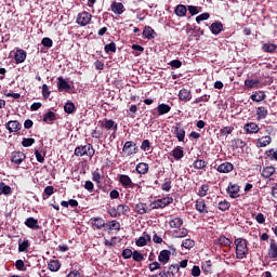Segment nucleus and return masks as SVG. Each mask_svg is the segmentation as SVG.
<instances>
[{
	"label": "nucleus",
	"instance_id": "obj_1",
	"mask_svg": "<svg viewBox=\"0 0 277 277\" xmlns=\"http://www.w3.org/2000/svg\"><path fill=\"white\" fill-rule=\"evenodd\" d=\"M236 247L235 254L237 260L246 259L249 254V241L246 238H236L234 240Z\"/></svg>",
	"mask_w": 277,
	"mask_h": 277
},
{
	"label": "nucleus",
	"instance_id": "obj_2",
	"mask_svg": "<svg viewBox=\"0 0 277 277\" xmlns=\"http://www.w3.org/2000/svg\"><path fill=\"white\" fill-rule=\"evenodd\" d=\"M75 156L83 157L87 156L92 158L95 155V149L92 144L88 143L84 146H77L74 151Z\"/></svg>",
	"mask_w": 277,
	"mask_h": 277
},
{
	"label": "nucleus",
	"instance_id": "obj_3",
	"mask_svg": "<svg viewBox=\"0 0 277 277\" xmlns=\"http://www.w3.org/2000/svg\"><path fill=\"white\" fill-rule=\"evenodd\" d=\"M174 202L173 197H164L161 199H157L154 202L149 203V211L159 210V209H166L169 205H172Z\"/></svg>",
	"mask_w": 277,
	"mask_h": 277
},
{
	"label": "nucleus",
	"instance_id": "obj_4",
	"mask_svg": "<svg viewBox=\"0 0 277 277\" xmlns=\"http://www.w3.org/2000/svg\"><path fill=\"white\" fill-rule=\"evenodd\" d=\"M271 144H273L272 130H266V135L259 137L255 142L258 148H265Z\"/></svg>",
	"mask_w": 277,
	"mask_h": 277
},
{
	"label": "nucleus",
	"instance_id": "obj_5",
	"mask_svg": "<svg viewBox=\"0 0 277 277\" xmlns=\"http://www.w3.org/2000/svg\"><path fill=\"white\" fill-rule=\"evenodd\" d=\"M122 153H123V155H126L128 157H130L132 155H137V153H138L137 144L133 141L126 142L122 147Z\"/></svg>",
	"mask_w": 277,
	"mask_h": 277
},
{
	"label": "nucleus",
	"instance_id": "obj_6",
	"mask_svg": "<svg viewBox=\"0 0 277 277\" xmlns=\"http://www.w3.org/2000/svg\"><path fill=\"white\" fill-rule=\"evenodd\" d=\"M92 21V14L89 12H82L77 14L76 23L81 27H85Z\"/></svg>",
	"mask_w": 277,
	"mask_h": 277
},
{
	"label": "nucleus",
	"instance_id": "obj_7",
	"mask_svg": "<svg viewBox=\"0 0 277 277\" xmlns=\"http://www.w3.org/2000/svg\"><path fill=\"white\" fill-rule=\"evenodd\" d=\"M172 131L179 142H185L186 130H185V128L182 127L181 122L175 123L172 127Z\"/></svg>",
	"mask_w": 277,
	"mask_h": 277
},
{
	"label": "nucleus",
	"instance_id": "obj_8",
	"mask_svg": "<svg viewBox=\"0 0 277 277\" xmlns=\"http://www.w3.org/2000/svg\"><path fill=\"white\" fill-rule=\"evenodd\" d=\"M89 223L92 225L94 230H101L107 227V224L102 216H93L91 220H89Z\"/></svg>",
	"mask_w": 277,
	"mask_h": 277
},
{
	"label": "nucleus",
	"instance_id": "obj_9",
	"mask_svg": "<svg viewBox=\"0 0 277 277\" xmlns=\"http://www.w3.org/2000/svg\"><path fill=\"white\" fill-rule=\"evenodd\" d=\"M118 182L126 189L136 187V184L132 182L131 177L127 174H119Z\"/></svg>",
	"mask_w": 277,
	"mask_h": 277
},
{
	"label": "nucleus",
	"instance_id": "obj_10",
	"mask_svg": "<svg viewBox=\"0 0 277 277\" xmlns=\"http://www.w3.org/2000/svg\"><path fill=\"white\" fill-rule=\"evenodd\" d=\"M26 158V154L21 150H14L11 154V162L14 163L15 166H21V163L25 161Z\"/></svg>",
	"mask_w": 277,
	"mask_h": 277
},
{
	"label": "nucleus",
	"instance_id": "obj_11",
	"mask_svg": "<svg viewBox=\"0 0 277 277\" xmlns=\"http://www.w3.org/2000/svg\"><path fill=\"white\" fill-rule=\"evenodd\" d=\"M240 186L236 183L229 182L228 187H227V194L229 195L230 198H239L240 197Z\"/></svg>",
	"mask_w": 277,
	"mask_h": 277
},
{
	"label": "nucleus",
	"instance_id": "obj_12",
	"mask_svg": "<svg viewBox=\"0 0 277 277\" xmlns=\"http://www.w3.org/2000/svg\"><path fill=\"white\" fill-rule=\"evenodd\" d=\"M101 127L106 131H118V124L113 119H104V121H102Z\"/></svg>",
	"mask_w": 277,
	"mask_h": 277
},
{
	"label": "nucleus",
	"instance_id": "obj_13",
	"mask_svg": "<svg viewBox=\"0 0 277 277\" xmlns=\"http://www.w3.org/2000/svg\"><path fill=\"white\" fill-rule=\"evenodd\" d=\"M27 60V52L23 49H18L14 53V62L15 64H23Z\"/></svg>",
	"mask_w": 277,
	"mask_h": 277
},
{
	"label": "nucleus",
	"instance_id": "obj_14",
	"mask_svg": "<svg viewBox=\"0 0 277 277\" xmlns=\"http://www.w3.org/2000/svg\"><path fill=\"white\" fill-rule=\"evenodd\" d=\"M235 169V166H233L230 162L225 161L223 163H221L216 171L221 174H228L230 173L233 170Z\"/></svg>",
	"mask_w": 277,
	"mask_h": 277
},
{
	"label": "nucleus",
	"instance_id": "obj_15",
	"mask_svg": "<svg viewBox=\"0 0 277 277\" xmlns=\"http://www.w3.org/2000/svg\"><path fill=\"white\" fill-rule=\"evenodd\" d=\"M243 130L247 134H256L261 131V128L255 122H249L243 126Z\"/></svg>",
	"mask_w": 277,
	"mask_h": 277
},
{
	"label": "nucleus",
	"instance_id": "obj_16",
	"mask_svg": "<svg viewBox=\"0 0 277 277\" xmlns=\"http://www.w3.org/2000/svg\"><path fill=\"white\" fill-rule=\"evenodd\" d=\"M171 254H172V252L168 249L161 250L159 255H158V261L160 262V264L167 265L170 261V255Z\"/></svg>",
	"mask_w": 277,
	"mask_h": 277
},
{
	"label": "nucleus",
	"instance_id": "obj_17",
	"mask_svg": "<svg viewBox=\"0 0 277 277\" xmlns=\"http://www.w3.org/2000/svg\"><path fill=\"white\" fill-rule=\"evenodd\" d=\"M25 226L27 228H30L32 230H38L40 229L39 221L32 216L27 217L24 222Z\"/></svg>",
	"mask_w": 277,
	"mask_h": 277
},
{
	"label": "nucleus",
	"instance_id": "obj_18",
	"mask_svg": "<svg viewBox=\"0 0 277 277\" xmlns=\"http://www.w3.org/2000/svg\"><path fill=\"white\" fill-rule=\"evenodd\" d=\"M196 211L200 214H209L205 199H197L195 203Z\"/></svg>",
	"mask_w": 277,
	"mask_h": 277
},
{
	"label": "nucleus",
	"instance_id": "obj_19",
	"mask_svg": "<svg viewBox=\"0 0 277 277\" xmlns=\"http://www.w3.org/2000/svg\"><path fill=\"white\" fill-rule=\"evenodd\" d=\"M5 127L10 133L18 132L22 129V124L17 120H11L6 122Z\"/></svg>",
	"mask_w": 277,
	"mask_h": 277
},
{
	"label": "nucleus",
	"instance_id": "obj_20",
	"mask_svg": "<svg viewBox=\"0 0 277 277\" xmlns=\"http://www.w3.org/2000/svg\"><path fill=\"white\" fill-rule=\"evenodd\" d=\"M110 9L115 15H121L126 11L124 4L121 2H111Z\"/></svg>",
	"mask_w": 277,
	"mask_h": 277
},
{
	"label": "nucleus",
	"instance_id": "obj_21",
	"mask_svg": "<svg viewBox=\"0 0 277 277\" xmlns=\"http://www.w3.org/2000/svg\"><path fill=\"white\" fill-rule=\"evenodd\" d=\"M201 271H203L205 275H211L213 273L212 260H206L201 262Z\"/></svg>",
	"mask_w": 277,
	"mask_h": 277
},
{
	"label": "nucleus",
	"instance_id": "obj_22",
	"mask_svg": "<svg viewBox=\"0 0 277 277\" xmlns=\"http://www.w3.org/2000/svg\"><path fill=\"white\" fill-rule=\"evenodd\" d=\"M57 80V89L60 92H68L70 90V84L63 77H58Z\"/></svg>",
	"mask_w": 277,
	"mask_h": 277
},
{
	"label": "nucleus",
	"instance_id": "obj_23",
	"mask_svg": "<svg viewBox=\"0 0 277 277\" xmlns=\"http://www.w3.org/2000/svg\"><path fill=\"white\" fill-rule=\"evenodd\" d=\"M135 170L137 174L145 175L149 172V164L146 162H140L136 164Z\"/></svg>",
	"mask_w": 277,
	"mask_h": 277
},
{
	"label": "nucleus",
	"instance_id": "obj_24",
	"mask_svg": "<svg viewBox=\"0 0 277 277\" xmlns=\"http://www.w3.org/2000/svg\"><path fill=\"white\" fill-rule=\"evenodd\" d=\"M251 100L255 103H261L266 100L265 91H255L251 95Z\"/></svg>",
	"mask_w": 277,
	"mask_h": 277
},
{
	"label": "nucleus",
	"instance_id": "obj_25",
	"mask_svg": "<svg viewBox=\"0 0 277 277\" xmlns=\"http://www.w3.org/2000/svg\"><path fill=\"white\" fill-rule=\"evenodd\" d=\"M150 241H151L150 235H148L147 233H144L141 238L136 239L135 245L137 247H144V246H146Z\"/></svg>",
	"mask_w": 277,
	"mask_h": 277
},
{
	"label": "nucleus",
	"instance_id": "obj_26",
	"mask_svg": "<svg viewBox=\"0 0 277 277\" xmlns=\"http://www.w3.org/2000/svg\"><path fill=\"white\" fill-rule=\"evenodd\" d=\"M143 36L147 40H154V39H156L157 34L155 32V30L150 26H145L144 31H143Z\"/></svg>",
	"mask_w": 277,
	"mask_h": 277
},
{
	"label": "nucleus",
	"instance_id": "obj_27",
	"mask_svg": "<svg viewBox=\"0 0 277 277\" xmlns=\"http://www.w3.org/2000/svg\"><path fill=\"white\" fill-rule=\"evenodd\" d=\"M255 115L258 120H265L268 116V110L265 106H260L256 108Z\"/></svg>",
	"mask_w": 277,
	"mask_h": 277
},
{
	"label": "nucleus",
	"instance_id": "obj_28",
	"mask_svg": "<svg viewBox=\"0 0 277 277\" xmlns=\"http://www.w3.org/2000/svg\"><path fill=\"white\" fill-rule=\"evenodd\" d=\"M210 31L217 36L220 32L224 31V25L220 22H216V23H212L210 25Z\"/></svg>",
	"mask_w": 277,
	"mask_h": 277
},
{
	"label": "nucleus",
	"instance_id": "obj_29",
	"mask_svg": "<svg viewBox=\"0 0 277 277\" xmlns=\"http://www.w3.org/2000/svg\"><path fill=\"white\" fill-rule=\"evenodd\" d=\"M268 256L271 259H277V242L275 239H271V245L268 249Z\"/></svg>",
	"mask_w": 277,
	"mask_h": 277
},
{
	"label": "nucleus",
	"instance_id": "obj_30",
	"mask_svg": "<svg viewBox=\"0 0 277 277\" xmlns=\"http://www.w3.org/2000/svg\"><path fill=\"white\" fill-rule=\"evenodd\" d=\"M171 110H172V107L169 106V104H166V103H161L157 106V111H158L159 116H164Z\"/></svg>",
	"mask_w": 277,
	"mask_h": 277
},
{
	"label": "nucleus",
	"instance_id": "obj_31",
	"mask_svg": "<svg viewBox=\"0 0 277 277\" xmlns=\"http://www.w3.org/2000/svg\"><path fill=\"white\" fill-rule=\"evenodd\" d=\"M275 173H276V168L273 166H268L262 169L261 176H264L265 179H269L271 176H274Z\"/></svg>",
	"mask_w": 277,
	"mask_h": 277
},
{
	"label": "nucleus",
	"instance_id": "obj_32",
	"mask_svg": "<svg viewBox=\"0 0 277 277\" xmlns=\"http://www.w3.org/2000/svg\"><path fill=\"white\" fill-rule=\"evenodd\" d=\"M185 156V151L183 150V147H174L172 150V157L174 160L179 161Z\"/></svg>",
	"mask_w": 277,
	"mask_h": 277
},
{
	"label": "nucleus",
	"instance_id": "obj_33",
	"mask_svg": "<svg viewBox=\"0 0 277 277\" xmlns=\"http://www.w3.org/2000/svg\"><path fill=\"white\" fill-rule=\"evenodd\" d=\"M192 93L187 89H182L179 93V98L185 103L192 100Z\"/></svg>",
	"mask_w": 277,
	"mask_h": 277
},
{
	"label": "nucleus",
	"instance_id": "obj_34",
	"mask_svg": "<svg viewBox=\"0 0 277 277\" xmlns=\"http://www.w3.org/2000/svg\"><path fill=\"white\" fill-rule=\"evenodd\" d=\"M135 212L138 214V215H143V214H146L148 213V206L146 203H136L135 205Z\"/></svg>",
	"mask_w": 277,
	"mask_h": 277
},
{
	"label": "nucleus",
	"instance_id": "obj_35",
	"mask_svg": "<svg viewBox=\"0 0 277 277\" xmlns=\"http://www.w3.org/2000/svg\"><path fill=\"white\" fill-rule=\"evenodd\" d=\"M62 267V264L58 260H50L48 263V268L50 272L56 273Z\"/></svg>",
	"mask_w": 277,
	"mask_h": 277
},
{
	"label": "nucleus",
	"instance_id": "obj_36",
	"mask_svg": "<svg viewBox=\"0 0 277 277\" xmlns=\"http://www.w3.org/2000/svg\"><path fill=\"white\" fill-rule=\"evenodd\" d=\"M174 14L177 15L179 17H185L187 14V8L184 4H179L174 9Z\"/></svg>",
	"mask_w": 277,
	"mask_h": 277
},
{
	"label": "nucleus",
	"instance_id": "obj_37",
	"mask_svg": "<svg viewBox=\"0 0 277 277\" xmlns=\"http://www.w3.org/2000/svg\"><path fill=\"white\" fill-rule=\"evenodd\" d=\"M215 207L220 210V211H229L230 209V202L227 201V200H222V201H219L216 202Z\"/></svg>",
	"mask_w": 277,
	"mask_h": 277
},
{
	"label": "nucleus",
	"instance_id": "obj_38",
	"mask_svg": "<svg viewBox=\"0 0 277 277\" xmlns=\"http://www.w3.org/2000/svg\"><path fill=\"white\" fill-rule=\"evenodd\" d=\"M209 190H210V185L209 184H202L199 187L197 196L200 197V198H205L209 194Z\"/></svg>",
	"mask_w": 277,
	"mask_h": 277
},
{
	"label": "nucleus",
	"instance_id": "obj_39",
	"mask_svg": "<svg viewBox=\"0 0 277 277\" xmlns=\"http://www.w3.org/2000/svg\"><path fill=\"white\" fill-rule=\"evenodd\" d=\"M29 247H30V242L28 239H25L24 241H22V239H19V241H18V252L19 253L26 252Z\"/></svg>",
	"mask_w": 277,
	"mask_h": 277
},
{
	"label": "nucleus",
	"instance_id": "obj_40",
	"mask_svg": "<svg viewBox=\"0 0 277 277\" xmlns=\"http://www.w3.org/2000/svg\"><path fill=\"white\" fill-rule=\"evenodd\" d=\"M12 194V187L6 185L4 182H0V196L2 195H11Z\"/></svg>",
	"mask_w": 277,
	"mask_h": 277
},
{
	"label": "nucleus",
	"instance_id": "obj_41",
	"mask_svg": "<svg viewBox=\"0 0 277 277\" xmlns=\"http://www.w3.org/2000/svg\"><path fill=\"white\" fill-rule=\"evenodd\" d=\"M171 228L179 229L183 225V220L181 217H174L169 222Z\"/></svg>",
	"mask_w": 277,
	"mask_h": 277
},
{
	"label": "nucleus",
	"instance_id": "obj_42",
	"mask_svg": "<svg viewBox=\"0 0 277 277\" xmlns=\"http://www.w3.org/2000/svg\"><path fill=\"white\" fill-rule=\"evenodd\" d=\"M173 235H174V238H184L188 235V229L186 227L175 229L173 232Z\"/></svg>",
	"mask_w": 277,
	"mask_h": 277
},
{
	"label": "nucleus",
	"instance_id": "obj_43",
	"mask_svg": "<svg viewBox=\"0 0 277 277\" xmlns=\"http://www.w3.org/2000/svg\"><path fill=\"white\" fill-rule=\"evenodd\" d=\"M266 157L271 161H276L277 162V148H269L265 151Z\"/></svg>",
	"mask_w": 277,
	"mask_h": 277
},
{
	"label": "nucleus",
	"instance_id": "obj_44",
	"mask_svg": "<svg viewBox=\"0 0 277 277\" xmlns=\"http://www.w3.org/2000/svg\"><path fill=\"white\" fill-rule=\"evenodd\" d=\"M277 45L274 43H265L262 45V51L265 53H276Z\"/></svg>",
	"mask_w": 277,
	"mask_h": 277
},
{
	"label": "nucleus",
	"instance_id": "obj_45",
	"mask_svg": "<svg viewBox=\"0 0 277 277\" xmlns=\"http://www.w3.org/2000/svg\"><path fill=\"white\" fill-rule=\"evenodd\" d=\"M55 120H56V114L53 111L45 113V115L43 116V121L48 124L52 123Z\"/></svg>",
	"mask_w": 277,
	"mask_h": 277
},
{
	"label": "nucleus",
	"instance_id": "obj_46",
	"mask_svg": "<svg viewBox=\"0 0 277 277\" xmlns=\"http://www.w3.org/2000/svg\"><path fill=\"white\" fill-rule=\"evenodd\" d=\"M208 166V162L203 159H197L194 161L193 167L196 170H203Z\"/></svg>",
	"mask_w": 277,
	"mask_h": 277
},
{
	"label": "nucleus",
	"instance_id": "obj_47",
	"mask_svg": "<svg viewBox=\"0 0 277 277\" xmlns=\"http://www.w3.org/2000/svg\"><path fill=\"white\" fill-rule=\"evenodd\" d=\"M75 266V269L70 271L69 274L65 277H82L81 267L79 266V264L76 263Z\"/></svg>",
	"mask_w": 277,
	"mask_h": 277
},
{
	"label": "nucleus",
	"instance_id": "obj_48",
	"mask_svg": "<svg viewBox=\"0 0 277 277\" xmlns=\"http://www.w3.org/2000/svg\"><path fill=\"white\" fill-rule=\"evenodd\" d=\"M234 130H235V128L232 127V126L223 127V128L220 130V135H221L222 137H227Z\"/></svg>",
	"mask_w": 277,
	"mask_h": 277
},
{
	"label": "nucleus",
	"instance_id": "obj_49",
	"mask_svg": "<svg viewBox=\"0 0 277 277\" xmlns=\"http://www.w3.org/2000/svg\"><path fill=\"white\" fill-rule=\"evenodd\" d=\"M261 80H245V87L247 89L259 88Z\"/></svg>",
	"mask_w": 277,
	"mask_h": 277
},
{
	"label": "nucleus",
	"instance_id": "obj_50",
	"mask_svg": "<svg viewBox=\"0 0 277 277\" xmlns=\"http://www.w3.org/2000/svg\"><path fill=\"white\" fill-rule=\"evenodd\" d=\"M64 111L67 114H72L76 111V105L72 102H67L64 105Z\"/></svg>",
	"mask_w": 277,
	"mask_h": 277
},
{
	"label": "nucleus",
	"instance_id": "obj_51",
	"mask_svg": "<svg viewBox=\"0 0 277 277\" xmlns=\"http://www.w3.org/2000/svg\"><path fill=\"white\" fill-rule=\"evenodd\" d=\"M105 53L110 54V53H116L117 52V45L115 42H110L105 45L104 48Z\"/></svg>",
	"mask_w": 277,
	"mask_h": 277
},
{
	"label": "nucleus",
	"instance_id": "obj_52",
	"mask_svg": "<svg viewBox=\"0 0 277 277\" xmlns=\"http://www.w3.org/2000/svg\"><path fill=\"white\" fill-rule=\"evenodd\" d=\"M169 271L172 275V277H180V266L179 264H172L169 266Z\"/></svg>",
	"mask_w": 277,
	"mask_h": 277
},
{
	"label": "nucleus",
	"instance_id": "obj_53",
	"mask_svg": "<svg viewBox=\"0 0 277 277\" xmlns=\"http://www.w3.org/2000/svg\"><path fill=\"white\" fill-rule=\"evenodd\" d=\"M109 230H120V223L116 220H113L108 223H106Z\"/></svg>",
	"mask_w": 277,
	"mask_h": 277
},
{
	"label": "nucleus",
	"instance_id": "obj_54",
	"mask_svg": "<svg viewBox=\"0 0 277 277\" xmlns=\"http://www.w3.org/2000/svg\"><path fill=\"white\" fill-rule=\"evenodd\" d=\"M92 180H93V182L96 183V184H101V183H102V182H101V180H102V174H101V172H100V169H97L96 171H94V172L92 173Z\"/></svg>",
	"mask_w": 277,
	"mask_h": 277
},
{
	"label": "nucleus",
	"instance_id": "obj_55",
	"mask_svg": "<svg viewBox=\"0 0 277 277\" xmlns=\"http://www.w3.org/2000/svg\"><path fill=\"white\" fill-rule=\"evenodd\" d=\"M132 258H133V261L138 263L144 261V255L138 250L133 251Z\"/></svg>",
	"mask_w": 277,
	"mask_h": 277
},
{
	"label": "nucleus",
	"instance_id": "obj_56",
	"mask_svg": "<svg viewBox=\"0 0 277 277\" xmlns=\"http://www.w3.org/2000/svg\"><path fill=\"white\" fill-rule=\"evenodd\" d=\"M217 243H220L222 247H229L232 242L229 238L222 236L217 238Z\"/></svg>",
	"mask_w": 277,
	"mask_h": 277
},
{
	"label": "nucleus",
	"instance_id": "obj_57",
	"mask_svg": "<svg viewBox=\"0 0 277 277\" xmlns=\"http://www.w3.org/2000/svg\"><path fill=\"white\" fill-rule=\"evenodd\" d=\"M195 246V241L193 239H185L182 242V247L186 250H190Z\"/></svg>",
	"mask_w": 277,
	"mask_h": 277
},
{
	"label": "nucleus",
	"instance_id": "obj_58",
	"mask_svg": "<svg viewBox=\"0 0 277 277\" xmlns=\"http://www.w3.org/2000/svg\"><path fill=\"white\" fill-rule=\"evenodd\" d=\"M32 144H35V138L32 137H24L22 141V146H24L25 148L30 147Z\"/></svg>",
	"mask_w": 277,
	"mask_h": 277
},
{
	"label": "nucleus",
	"instance_id": "obj_59",
	"mask_svg": "<svg viewBox=\"0 0 277 277\" xmlns=\"http://www.w3.org/2000/svg\"><path fill=\"white\" fill-rule=\"evenodd\" d=\"M53 194H54V186H47L43 193V200L47 199L45 196L51 197Z\"/></svg>",
	"mask_w": 277,
	"mask_h": 277
},
{
	"label": "nucleus",
	"instance_id": "obj_60",
	"mask_svg": "<svg viewBox=\"0 0 277 277\" xmlns=\"http://www.w3.org/2000/svg\"><path fill=\"white\" fill-rule=\"evenodd\" d=\"M41 44L44 47V48H48V49H51L53 47V40L49 37H44L42 39V42Z\"/></svg>",
	"mask_w": 277,
	"mask_h": 277
},
{
	"label": "nucleus",
	"instance_id": "obj_61",
	"mask_svg": "<svg viewBox=\"0 0 277 277\" xmlns=\"http://www.w3.org/2000/svg\"><path fill=\"white\" fill-rule=\"evenodd\" d=\"M42 96H43V98H50V96H51V91H50V88H49V85H47V84H43L42 85Z\"/></svg>",
	"mask_w": 277,
	"mask_h": 277
},
{
	"label": "nucleus",
	"instance_id": "obj_62",
	"mask_svg": "<svg viewBox=\"0 0 277 277\" xmlns=\"http://www.w3.org/2000/svg\"><path fill=\"white\" fill-rule=\"evenodd\" d=\"M108 214L110 215V217L113 219H117L119 217L121 214L119 213L118 207L117 208H111L108 210Z\"/></svg>",
	"mask_w": 277,
	"mask_h": 277
},
{
	"label": "nucleus",
	"instance_id": "obj_63",
	"mask_svg": "<svg viewBox=\"0 0 277 277\" xmlns=\"http://www.w3.org/2000/svg\"><path fill=\"white\" fill-rule=\"evenodd\" d=\"M150 147H151L150 141L149 140H144L143 143H142V146H141L142 150L145 151V153L149 151Z\"/></svg>",
	"mask_w": 277,
	"mask_h": 277
},
{
	"label": "nucleus",
	"instance_id": "obj_64",
	"mask_svg": "<svg viewBox=\"0 0 277 277\" xmlns=\"http://www.w3.org/2000/svg\"><path fill=\"white\" fill-rule=\"evenodd\" d=\"M234 146L235 148L242 149L246 146V143L242 141V138H236L234 140Z\"/></svg>",
	"mask_w": 277,
	"mask_h": 277
}]
</instances>
